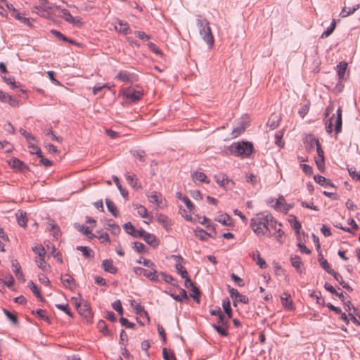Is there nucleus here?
I'll return each mask as SVG.
<instances>
[{
    "mask_svg": "<svg viewBox=\"0 0 360 360\" xmlns=\"http://www.w3.org/2000/svg\"><path fill=\"white\" fill-rule=\"evenodd\" d=\"M253 231L259 237L274 236L280 243L284 242L285 233L281 229H277L276 226H256Z\"/></svg>",
    "mask_w": 360,
    "mask_h": 360,
    "instance_id": "nucleus-1",
    "label": "nucleus"
},
{
    "mask_svg": "<svg viewBox=\"0 0 360 360\" xmlns=\"http://www.w3.org/2000/svg\"><path fill=\"white\" fill-rule=\"evenodd\" d=\"M197 25L198 26L199 33L202 39L210 47H212L214 41L209 22L206 19H198Z\"/></svg>",
    "mask_w": 360,
    "mask_h": 360,
    "instance_id": "nucleus-2",
    "label": "nucleus"
},
{
    "mask_svg": "<svg viewBox=\"0 0 360 360\" xmlns=\"http://www.w3.org/2000/svg\"><path fill=\"white\" fill-rule=\"evenodd\" d=\"M253 150V146L249 142L233 143L231 146V152L236 156L246 158L250 155Z\"/></svg>",
    "mask_w": 360,
    "mask_h": 360,
    "instance_id": "nucleus-3",
    "label": "nucleus"
},
{
    "mask_svg": "<svg viewBox=\"0 0 360 360\" xmlns=\"http://www.w3.org/2000/svg\"><path fill=\"white\" fill-rule=\"evenodd\" d=\"M120 95H122L127 101L136 102L141 99L143 91L139 87L129 86L120 91Z\"/></svg>",
    "mask_w": 360,
    "mask_h": 360,
    "instance_id": "nucleus-4",
    "label": "nucleus"
},
{
    "mask_svg": "<svg viewBox=\"0 0 360 360\" xmlns=\"http://www.w3.org/2000/svg\"><path fill=\"white\" fill-rule=\"evenodd\" d=\"M214 179L217 184L226 190H231L234 187V181L229 179L226 174L219 173L214 176Z\"/></svg>",
    "mask_w": 360,
    "mask_h": 360,
    "instance_id": "nucleus-5",
    "label": "nucleus"
},
{
    "mask_svg": "<svg viewBox=\"0 0 360 360\" xmlns=\"http://www.w3.org/2000/svg\"><path fill=\"white\" fill-rule=\"evenodd\" d=\"M59 16L64 19L66 22L76 26L80 27L83 25V22L82 18L79 17H73L70 11L67 9H60L59 10Z\"/></svg>",
    "mask_w": 360,
    "mask_h": 360,
    "instance_id": "nucleus-6",
    "label": "nucleus"
},
{
    "mask_svg": "<svg viewBox=\"0 0 360 360\" xmlns=\"http://www.w3.org/2000/svg\"><path fill=\"white\" fill-rule=\"evenodd\" d=\"M134 272L137 276H144L145 277L150 279L151 281H158L159 280L158 271H156V269L154 268L153 269L147 270L142 267L136 266L134 267Z\"/></svg>",
    "mask_w": 360,
    "mask_h": 360,
    "instance_id": "nucleus-7",
    "label": "nucleus"
},
{
    "mask_svg": "<svg viewBox=\"0 0 360 360\" xmlns=\"http://www.w3.org/2000/svg\"><path fill=\"white\" fill-rule=\"evenodd\" d=\"M208 230L205 231L202 229H200L198 226L194 229V233L196 237L199 238L201 240H206L208 238H216L217 232L214 229V226H206Z\"/></svg>",
    "mask_w": 360,
    "mask_h": 360,
    "instance_id": "nucleus-8",
    "label": "nucleus"
},
{
    "mask_svg": "<svg viewBox=\"0 0 360 360\" xmlns=\"http://www.w3.org/2000/svg\"><path fill=\"white\" fill-rule=\"evenodd\" d=\"M76 306L79 313L86 320L87 322H90L93 316L89 304L84 302V303L77 304Z\"/></svg>",
    "mask_w": 360,
    "mask_h": 360,
    "instance_id": "nucleus-9",
    "label": "nucleus"
},
{
    "mask_svg": "<svg viewBox=\"0 0 360 360\" xmlns=\"http://www.w3.org/2000/svg\"><path fill=\"white\" fill-rule=\"evenodd\" d=\"M274 207L278 212L286 213L292 207V206L286 202L283 196H279L276 199Z\"/></svg>",
    "mask_w": 360,
    "mask_h": 360,
    "instance_id": "nucleus-10",
    "label": "nucleus"
},
{
    "mask_svg": "<svg viewBox=\"0 0 360 360\" xmlns=\"http://www.w3.org/2000/svg\"><path fill=\"white\" fill-rule=\"evenodd\" d=\"M214 219L222 225H232L233 221L232 219L226 213L221 211L217 212L214 215Z\"/></svg>",
    "mask_w": 360,
    "mask_h": 360,
    "instance_id": "nucleus-11",
    "label": "nucleus"
},
{
    "mask_svg": "<svg viewBox=\"0 0 360 360\" xmlns=\"http://www.w3.org/2000/svg\"><path fill=\"white\" fill-rule=\"evenodd\" d=\"M342 124V108L339 107L337 110V115H335V118L333 119V125L335 126L336 134L341 131Z\"/></svg>",
    "mask_w": 360,
    "mask_h": 360,
    "instance_id": "nucleus-12",
    "label": "nucleus"
},
{
    "mask_svg": "<svg viewBox=\"0 0 360 360\" xmlns=\"http://www.w3.org/2000/svg\"><path fill=\"white\" fill-rule=\"evenodd\" d=\"M115 29L116 31L124 34H127L131 31L129 24L120 20H117L116 23L115 24Z\"/></svg>",
    "mask_w": 360,
    "mask_h": 360,
    "instance_id": "nucleus-13",
    "label": "nucleus"
},
{
    "mask_svg": "<svg viewBox=\"0 0 360 360\" xmlns=\"http://www.w3.org/2000/svg\"><path fill=\"white\" fill-rule=\"evenodd\" d=\"M319 262L321 266L327 271L328 274L332 275L334 278H338L337 275L335 276V271L332 269L328 264V261L323 258L322 255H319Z\"/></svg>",
    "mask_w": 360,
    "mask_h": 360,
    "instance_id": "nucleus-14",
    "label": "nucleus"
},
{
    "mask_svg": "<svg viewBox=\"0 0 360 360\" xmlns=\"http://www.w3.org/2000/svg\"><path fill=\"white\" fill-rule=\"evenodd\" d=\"M123 228L127 234L134 238H141L142 235L144 233L143 229H136V226H123Z\"/></svg>",
    "mask_w": 360,
    "mask_h": 360,
    "instance_id": "nucleus-15",
    "label": "nucleus"
},
{
    "mask_svg": "<svg viewBox=\"0 0 360 360\" xmlns=\"http://www.w3.org/2000/svg\"><path fill=\"white\" fill-rule=\"evenodd\" d=\"M252 259L257 262V264L259 266V267L262 269H265L267 268L268 265L266 263L265 260L261 257L259 251L256 250L252 252L250 255Z\"/></svg>",
    "mask_w": 360,
    "mask_h": 360,
    "instance_id": "nucleus-16",
    "label": "nucleus"
},
{
    "mask_svg": "<svg viewBox=\"0 0 360 360\" xmlns=\"http://www.w3.org/2000/svg\"><path fill=\"white\" fill-rule=\"evenodd\" d=\"M61 282L64 287L68 288L70 290H73L75 288V280L71 276L65 274L61 276Z\"/></svg>",
    "mask_w": 360,
    "mask_h": 360,
    "instance_id": "nucleus-17",
    "label": "nucleus"
},
{
    "mask_svg": "<svg viewBox=\"0 0 360 360\" xmlns=\"http://www.w3.org/2000/svg\"><path fill=\"white\" fill-rule=\"evenodd\" d=\"M8 165L19 171H22L26 167L23 162L16 158H12L8 161Z\"/></svg>",
    "mask_w": 360,
    "mask_h": 360,
    "instance_id": "nucleus-18",
    "label": "nucleus"
},
{
    "mask_svg": "<svg viewBox=\"0 0 360 360\" xmlns=\"http://www.w3.org/2000/svg\"><path fill=\"white\" fill-rule=\"evenodd\" d=\"M115 78L126 83H131L134 82L133 75L129 74L127 71H120Z\"/></svg>",
    "mask_w": 360,
    "mask_h": 360,
    "instance_id": "nucleus-19",
    "label": "nucleus"
},
{
    "mask_svg": "<svg viewBox=\"0 0 360 360\" xmlns=\"http://www.w3.org/2000/svg\"><path fill=\"white\" fill-rule=\"evenodd\" d=\"M102 266L104 270L110 274H115L117 271V269L114 266L113 262L111 259H105L102 262Z\"/></svg>",
    "mask_w": 360,
    "mask_h": 360,
    "instance_id": "nucleus-20",
    "label": "nucleus"
},
{
    "mask_svg": "<svg viewBox=\"0 0 360 360\" xmlns=\"http://www.w3.org/2000/svg\"><path fill=\"white\" fill-rule=\"evenodd\" d=\"M360 7L359 4H355L353 7H347L344 6L342 9V11L340 13V15L342 18H346L349 15L354 13L356 10H358Z\"/></svg>",
    "mask_w": 360,
    "mask_h": 360,
    "instance_id": "nucleus-21",
    "label": "nucleus"
},
{
    "mask_svg": "<svg viewBox=\"0 0 360 360\" xmlns=\"http://www.w3.org/2000/svg\"><path fill=\"white\" fill-rule=\"evenodd\" d=\"M290 261L292 266L297 270V271L300 274H302V269L301 267L303 265V263L301 258L297 255L292 256L290 257Z\"/></svg>",
    "mask_w": 360,
    "mask_h": 360,
    "instance_id": "nucleus-22",
    "label": "nucleus"
},
{
    "mask_svg": "<svg viewBox=\"0 0 360 360\" xmlns=\"http://www.w3.org/2000/svg\"><path fill=\"white\" fill-rule=\"evenodd\" d=\"M148 200L151 203H154L158 207L162 206V195L159 193L153 192L150 195H148Z\"/></svg>",
    "mask_w": 360,
    "mask_h": 360,
    "instance_id": "nucleus-23",
    "label": "nucleus"
},
{
    "mask_svg": "<svg viewBox=\"0 0 360 360\" xmlns=\"http://www.w3.org/2000/svg\"><path fill=\"white\" fill-rule=\"evenodd\" d=\"M314 181L323 186H330L334 188V184L330 181V180L326 179V177L321 175H316L314 177Z\"/></svg>",
    "mask_w": 360,
    "mask_h": 360,
    "instance_id": "nucleus-24",
    "label": "nucleus"
},
{
    "mask_svg": "<svg viewBox=\"0 0 360 360\" xmlns=\"http://www.w3.org/2000/svg\"><path fill=\"white\" fill-rule=\"evenodd\" d=\"M126 179L128 181V183L134 188L139 189L141 188V185L139 183V180L136 178V174H129V173L126 174L125 175Z\"/></svg>",
    "mask_w": 360,
    "mask_h": 360,
    "instance_id": "nucleus-25",
    "label": "nucleus"
},
{
    "mask_svg": "<svg viewBox=\"0 0 360 360\" xmlns=\"http://www.w3.org/2000/svg\"><path fill=\"white\" fill-rule=\"evenodd\" d=\"M141 238H143L148 244L153 247H156L158 245V241L155 236L150 233H148L145 231Z\"/></svg>",
    "mask_w": 360,
    "mask_h": 360,
    "instance_id": "nucleus-26",
    "label": "nucleus"
},
{
    "mask_svg": "<svg viewBox=\"0 0 360 360\" xmlns=\"http://www.w3.org/2000/svg\"><path fill=\"white\" fill-rule=\"evenodd\" d=\"M192 177L193 179L197 180L201 183H206V184L210 183V180L207 178V175L202 172H195L192 174Z\"/></svg>",
    "mask_w": 360,
    "mask_h": 360,
    "instance_id": "nucleus-27",
    "label": "nucleus"
},
{
    "mask_svg": "<svg viewBox=\"0 0 360 360\" xmlns=\"http://www.w3.org/2000/svg\"><path fill=\"white\" fill-rule=\"evenodd\" d=\"M290 295L287 292H283L281 296V302L283 307L286 309H292V302L289 300Z\"/></svg>",
    "mask_w": 360,
    "mask_h": 360,
    "instance_id": "nucleus-28",
    "label": "nucleus"
},
{
    "mask_svg": "<svg viewBox=\"0 0 360 360\" xmlns=\"http://www.w3.org/2000/svg\"><path fill=\"white\" fill-rule=\"evenodd\" d=\"M309 141L312 144H315V146L316 148L317 154L319 156L318 158L324 159V153L321 148V143H320L319 141L314 137H310Z\"/></svg>",
    "mask_w": 360,
    "mask_h": 360,
    "instance_id": "nucleus-29",
    "label": "nucleus"
},
{
    "mask_svg": "<svg viewBox=\"0 0 360 360\" xmlns=\"http://www.w3.org/2000/svg\"><path fill=\"white\" fill-rule=\"evenodd\" d=\"M136 310V313L141 317H144L146 319L148 323L150 321V318L148 312L144 309V307L141 305L140 304H137L136 307H134Z\"/></svg>",
    "mask_w": 360,
    "mask_h": 360,
    "instance_id": "nucleus-30",
    "label": "nucleus"
},
{
    "mask_svg": "<svg viewBox=\"0 0 360 360\" xmlns=\"http://www.w3.org/2000/svg\"><path fill=\"white\" fill-rule=\"evenodd\" d=\"M93 226H78V230L85 235L88 238H94L95 233H93Z\"/></svg>",
    "mask_w": 360,
    "mask_h": 360,
    "instance_id": "nucleus-31",
    "label": "nucleus"
},
{
    "mask_svg": "<svg viewBox=\"0 0 360 360\" xmlns=\"http://www.w3.org/2000/svg\"><path fill=\"white\" fill-rule=\"evenodd\" d=\"M347 67V63L344 61L340 62L337 65L338 75L339 79H342L344 77Z\"/></svg>",
    "mask_w": 360,
    "mask_h": 360,
    "instance_id": "nucleus-32",
    "label": "nucleus"
},
{
    "mask_svg": "<svg viewBox=\"0 0 360 360\" xmlns=\"http://www.w3.org/2000/svg\"><path fill=\"white\" fill-rule=\"evenodd\" d=\"M77 250H79L82 252L83 256L85 258H89L93 257V250L86 246H77L76 248Z\"/></svg>",
    "mask_w": 360,
    "mask_h": 360,
    "instance_id": "nucleus-33",
    "label": "nucleus"
},
{
    "mask_svg": "<svg viewBox=\"0 0 360 360\" xmlns=\"http://www.w3.org/2000/svg\"><path fill=\"white\" fill-rule=\"evenodd\" d=\"M169 295L176 301L181 302L184 299H187V292L184 289H181L180 290V295H174L172 293H170Z\"/></svg>",
    "mask_w": 360,
    "mask_h": 360,
    "instance_id": "nucleus-34",
    "label": "nucleus"
},
{
    "mask_svg": "<svg viewBox=\"0 0 360 360\" xmlns=\"http://www.w3.org/2000/svg\"><path fill=\"white\" fill-rule=\"evenodd\" d=\"M16 219L18 223V225H25L27 224V217L26 213L22 211H18L16 214Z\"/></svg>",
    "mask_w": 360,
    "mask_h": 360,
    "instance_id": "nucleus-35",
    "label": "nucleus"
},
{
    "mask_svg": "<svg viewBox=\"0 0 360 360\" xmlns=\"http://www.w3.org/2000/svg\"><path fill=\"white\" fill-rule=\"evenodd\" d=\"M106 206L108 211L115 217L117 216L118 211L115 205L109 199L105 200Z\"/></svg>",
    "mask_w": 360,
    "mask_h": 360,
    "instance_id": "nucleus-36",
    "label": "nucleus"
},
{
    "mask_svg": "<svg viewBox=\"0 0 360 360\" xmlns=\"http://www.w3.org/2000/svg\"><path fill=\"white\" fill-rule=\"evenodd\" d=\"M28 285H29L30 290H32V292L34 293V295L37 297H38L39 299L42 300L43 299H42V297L41 296L40 289L38 288V286L37 285H35V283L33 281H30L28 283Z\"/></svg>",
    "mask_w": 360,
    "mask_h": 360,
    "instance_id": "nucleus-37",
    "label": "nucleus"
},
{
    "mask_svg": "<svg viewBox=\"0 0 360 360\" xmlns=\"http://www.w3.org/2000/svg\"><path fill=\"white\" fill-rule=\"evenodd\" d=\"M49 232L55 240H58L61 236V231L60 226H50Z\"/></svg>",
    "mask_w": 360,
    "mask_h": 360,
    "instance_id": "nucleus-38",
    "label": "nucleus"
},
{
    "mask_svg": "<svg viewBox=\"0 0 360 360\" xmlns=\"http://www.w3.org/2000/svg\"><path fill=\"white\" fill-rule=\"evenodd\" d=\"M94 238H98L102 242H110V238L107 232L103 231H97L95 233Z\"/></svg>",
    "mask_w": 360,
    "mask_h": 360,
    "instance_id": "nucleus-39",
    "label": "nucleus"
},
{
    "mask_svg": "<svg viewBox=\"0 0 360 360\" xmlns=\"http://www.w3.org/2000/svg\"><path fill=\"white\" fill-rule=\"evenodd\" d=\"M294 229L297 242H303L305 239V233L302 230V226H294Z\"/></svg>",
    "mask_w": 360,
    "mask_h": 360,
    "instance_id": "nucleus-40",
    "label": "nucleus"
},
{
    "mask_svg": "<svg viewBox=\"0 0 360 360\" xmlns=\"http://www.w3.org/2000/svg\"><path fill=\"white\" fill-rule=\"evenodd\" d=\"M212 327L216 330V331L221 336L226 337L228 336V332L227 329L229 327H225L222 326H219L217 324H212Z\"/></svg>",
    "mask_w": 360,
    "mask_h": 360,
    "instance_id": "nucleus-41",
    "label": "nucleus"
},
{
    "mask_svg": "<svg viewBox=\"0 0 360 360\" xmlns=\"http://www.w3.org/2000/svg\"><path fill=\"white\" fill-rule=\"evenodd\" d=\"M245 125L243 123L240 124L239 126L235 127L233 129V131L231 132L232 138L238 137V136H240L242 133H243L245 131Z\"/></svg>",
    "mask_w": 360,
    "mask_h": 360,
    "instance_id": "nucleus-42",
    "label": "nucleus"
},
{
    "mask_svg": "<svg viewBox=\"0 0 360 360\" xmlns=\"http://www.w3.org/2000/svg\"><path fill=\"white\" fill-rule=\"evenodd\" d=\"M162 356L164 360H176L173 351L168 350L167 348H163Z\"/></svg>",
    "mask_w": 360,
    "mask_h": 360,
    "instance_id": "nucleus-43",
    "label": "nucleus"
},
{
    "mask_svg": "<svg viewBox=\"0 0 360 360\" xmlns=\"http://www.w3.org/2000/svg\"><path fill=\"white\" fill-rule=\"evenodd\" d=\"M33 252L39 256V257H45L46 250L43 245H38L32 248Z\"/></svg>",
    "mask_w": 360,
    "mask_h": 360,
    "instance_id": "nucleus-44",
    "label": "nucleus"
},
{
    "mask_svg": "<svg viewBox=\"0 0 360 360\" xmlns=\"http://www.w3.org/2000/svg\"><path fill=\"white\" fill-rule=\"evenodd\" d=\"M222 307L224 312L227 315L229 319L232 317V310L230 305V302L229 300H224L222 303Z\"/></svg>",
    "mask_w": 360,
    "mask_h": 360,
    "instance_id": "nucleus-45",
    "label": "nucleus"
},
{
    "mask_svg": "<svg viewBox=\"0 0 360 360\" xmlns=\"http://www.w3.org/2000/svg\"><path fill=\"white\" fill-rule=\"evenodd\" d=\"M4 283L8 288L11 287L14 283V278L11 274H5L3 275Z\"/></svg>",
    "mask_w": 360,
    "mask_h": 360,
    "instance_id": "nucleus-46",
    "label": "nucleus"
},
{
    "mask_svg": "<svg viewBox=\"0 0 360 360\" xmlns=\"http://www.w3.org/2000/svg\"><path fill=\"white\" fill-rule=\"evenodd\" d=\"M336 275L338 276H337L338 278H335V279L340 283V285H341L342 286V288H345L348 291L352 292L353 290V289L348 283H347L344 281L342 276L340 275L338 273L335 272V276Z\"/></svg>",
    "mask_w": 360,
    "mask_h": 360,
    "instance_id": "nucleus-47",
    "label": "nucleus"
},
{
    "mask_svg": "<svg viewBox=\"0 0 360 360\" xmlns=\"http://www.w3.org/2000/svg\"><path fill=\"white\" fill-rule=\"evenodd\" d=\"M175 269L179 274L181 275V278H186L188 274L187 270L181 265L180 262L175 264Z\"/></svg>",
    "mask_w": 360,
    "mask_h": 360,
    "instance_id": "nucleus-48",
    "label": "nucleus"
},
{
    "mask_svg": "<svg viewBox=\"0 0 360 360\" xmlns=\"http://www.w3.org/2000/svg\"><path fill=\"white\" fill-rule=\"evenodd\" d=\"M335 25H336L335 20H333L330 26L326 31H324L322 33L321 37L322 39H323V38H326L328 36H330L333 33V32L334 31V30L335 28Z\"/></svg>",
    "mask_w": 360,
    "mask_h": 360,
    "instance_id": "nucleus-49",
    "label": "nucleus"
},
{
    "mask_svg": "<svg viewBox=\"0 0 360 360\" xmlns=\"http://www.w3.org/2000/svg\"><path fill=\"white\" fill-rule=\"evenodd\" d=\"M0 150H4L6 153H11L13 150V146L8 141H0Z\"/></svg>",
    "mask_w": 360,
    "mask_h": 360,
    "instance_id": "nucleus-50",
    "label": "nucleus"
},
{
    "mask_svg": "<svg viewBox=\"0 0 360 360\" xmlns=\"http://www.w3.org/2000/svg\"><path fill=\"white\" fill-rule=\"evenodd\" d=\"M139 264H143V266L150 268V269H153L155 268V264L150 260L141 257L139 260L137 261Z\"/></svg>",
    "mask_w": 360,
    "mask_h": 360,
    "instance_id": "nucleus-51",
    "label": "nucleus"
},
{
    "mask_svg": "<svg viewBox=\"0 0 360 360\" xmlns=\"http://www.w3.org/2000/svg\"><path fill=\"white\" fill-rule=\"evenodd\" d=\"M12 266H13V271L15 273L16 277H18V274H20V276H22V272L21 271V267L20 264H18V261L16 259L12 260Z\"/></svg>",
    "mask_w": 360,
    "mask_h": 360,
    "instance_id": "nucleus-52",
    "label": "nucleus"
},
{
    "mask_svg": "<svg viewBox=\"0 0 360 360\" xmlns=\"http://www.w3.org/2000/svg\"><path fill=\"white\" fill-rule=\"evenodd\" d=\"M348 172L353 179L360 181V170H356L354 167H350L348 169Z\"/></svg>",
    "mask_w": 360,
    "mask_h": 360,
    "instance_id": "nucleus-53",
    "label": "nucleus"
},
{
    "mask_svg": "<svg viewBox=\"0 0 360 360\" xmlns=\"http://www.w3.org/2000/svg\"><path fill=\"white\" fill-rule=\"evenodd\" d=\"M160 276L162 280H164V281L166 282L167 283L171 284L174 286L177 285L176 284L173 283L174 279L172 276L167 274L165 272H161Z\"/></svg>",
    "mask_w": 360,
    "mask_h": 360,
    "instance_id": "nucleus-54",
    "label": "nucleus"
},
{
    "mask_svg": "<svg viewBox=\"0 0 360 360\" xmlns=\"http://www.w3.org/2000/svg\"><path fill=\"white\" fill-rule=\"evenodd\" d=\"M112 307L120 315L123 314V309L120 300H116L112 304Z\"/></svg>",
    "mask_w": 360,
    "mask_h": 360,
    "instance_id": "nucleus-55",
    "label": "nucleus"
},
{
    "mask_svg": "<svg viewBox=\"0 0 360 360\" xmlns=\"http://www.w3.org/2000/svg\"><path fill=\"white\" fill-rule=\"evenodd\" d=\"M309 102H307V103L303 105L299 110L298 113L302 118H303L308 113L309 110Z\"/></svg>",
    "mask_w": 360,
    "mask_h": 360,
    "instance_id": "nucleus-56",
    "label": "nucleus"
},
{
    "mask_svg": "<svg viewBox=\"0 0 360 360\" xmlns=\"http://www.w3.org/2000/svg\"><path fill=\"white\" fill-rule=\"evenodd\" d=\"M12 15L22 23L25 25H30L29 19L22 16L20 13L16 12L15 13H13Z\"/></svg>",
    "mask_w": 360,
    "mask_h": 360,
    "instance_id": "nucleus-57",
    "label": "nucleus"
},
{
    "mask_svg": "<svg viewBox=\"0 0 360 360\" xmlns=\"http://www.w3.org/2000/svg\"><path fill=\"white\" fill-rule=\"evenodd\" d=\"M120 322L122 326H124L127 328H134L135 326V324L134 323L129 321V320L127 318L121 317L120 319Z\"/></svg>",
    "mask_w": 360,
    "mask_h": 360,
    "instance_id": "nucleus-58",
    "label": "nucleus"
},
{
    "mask_svg": "<svg viewBox=\"0 0 360 360\" xmlns=\"http://www.w3.org/2000/svg\"><path fill=\"white\" fill-rule=\"evenodd\" d=\"M56 307L58 309L63 311L68 316H72V314L71 313L70 310L69 309L68 304H56Z\"/></svg>",
    "mask_w": 360,
    "mask_h": 360,
    "instance_id": "nucleus-59",
    "label": "nucleus"
},
{
    "mask_svg": "<svg viewBox=\"0 0 360 360\" xmlns=\"http://www.w3.org/2000/svg\"><path fill=\"white\" fill-rule=\"evenodd\" d=\"M51 255L56 258L60 263H63V259L60 253L56 251V249L54 245L51 246Z\"/></svg>",
    "mask_w": 360,
    "mask_h": 360,
    "instance_id": "nucleus-60",
    "label": "nucleus"
},
{
    "mask_svg": "<svg viewBox=\"0 0 360 360\" xmlns=\"http://www.w3.org/2000/svg\"><path fill=\"white\" fill-rule=\"evenodd\" d=\"M191 291L192 292L191 293V296L195 300H196L197 302H200V300H199V295H200V291L198 289L197 287H195V285L191 287Z\"/></svg>",
    "mask_w": 360,
    "mask_h": 360,
    "instance_id": "nucleus-61",
    "label": "nucleus"
},
{
    "mask_svg": "<svg viewBox=\"0 0 360 360\" xmlns=\"http://www.w3.org/2000/svg\"><path fill=\"white\" fill-rule=\"evenodd\" d=\"M6 103H8L10 104V105H11L12 107H18L21 104L20 101L12 97L10 95L8 96V98H7Z\"/></svg>",
    "mask_w": 360,
    "mask_h": 360,
    "instance_id": "nucleus-62",
    "label": "nucleus"
},
{
    "mask_svg": "<svg viewBox=\"0 0 360 360\" xmlns=\"http://www.w3.org/2000/svg\"><path fill=\"white\" fill-rule=\"evenodd\" d=\"M134 248L139 253H143L146 249V246L144 244L140 242H135L134 244Z\"/></svg>",
    "mask_w": 360,
    "mask_h": 360,
    "instance_id": "nucleus-63",
    "label": "nucleus"
},
{
    "mask_svg": "<svg viewBox=\"0 0 360 360\" xmlns=\"http://www.w3.org/2000/svg\"><path fill=\"white\" fill-rule=\"evenodd\" d=\"M37 266L39 268L42 269L43 271H46L47 269V265L45 262V257H39V259L36 260Z\"/></svg>",
    "mask_w": 360,
    "mask_h": 360,
    "instance_id": "nucleus-64",
    "label": "nucleus"
}]
</instances>
